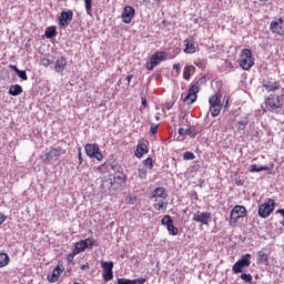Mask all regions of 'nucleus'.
Here are the masks:
<instances>
[{"label": "nucleus", "mask_w": 284, "mask_h": 284, "mask_svg": "<svg viewBox=\"0 0 284 284\" xmlns=\"http://www.w3.org/2000/svg\"><path fill=\"white\" fill-rule=\"evenodd\" d=\"M239 65L242 70H252L254 68V55L250 49H243L240 52Z\"/></svg>", "instance_id": "1"}, {"label": "nucleus", "mask_w": 284, "mask_h": 284, "mask_svg": "<svg viewBox=\"0 0 284 284\" xmlns=\"http://www.w3.org/2000/svg\"><path fill=\"white\" fill-rule=\"evenodd\" d=\"M162 61H168V52L158 51L151 55L150 60L145 63V68L152 72L156 65H161Z\"/></svg>", "instance_id": "2"}, {"label": "nucleus", "mask_w": 284, "mask_h": 284, "mask_svg": "<svg viewBox=\"0 0 284 284\" xmlns=\"http://www.w3.org/2000/svg\"><path fill=\"white\" fill-rule=\"evenodd\" d=\"M125 183V174L119 173L114 175L113 181L112 180H104L102 182L103 190H119L121 185Z\"/></svg>", "instance_id": "3"}, {"label": "nucleus", "mask_w": 284, "mask_h": 284, "mask_svg": "<svg viewBox=\"0 0 284 284\" xmlns=\"http://www.w3.org/2000/svg\"><path fill=\"white\" fill-rule=\"evenodd\" d=\"M210 112L213 118H216L221 114L223 110V102L221 101V93H215L209 99Z\"/></svg>", "instance_id": "4"}, {"label": "nucleus", "mask_w": 284, "mask_h": 284, "mask_svg": "<svg viewBox=\"0 0 284 284\" xmlns=\"http://www.w3.org/2000/svg\"><path fill=\"white\" fill-rule=\"evenodd\" d=\"M265 105L270 112H276V110H281V108H283L284 105L283 94L282 95L271 94L265 100Z\"/></svg>", "instance_id": "5"}, {"label": "nucleus", "mask_w": 284, "mask_h": 284, "mask_svg": "<svg viewBox=\"0 0 284 284\" xmlns=\"http://www.w3.org/2000/svg\"><path fill=\"white\" fill-rule=\"evenodd\" d=\"M252 265V255L246 253L241 256V258L232 266L234 274H241L244 267H250Z\"/></svg>", "instance_id": "6"}, {"label": "nucleus", "mask_w": 284, "mask_h": 284, "mask_svg": "<svg viewBox=\"0 0 284 284\" xmlns=\"http://www.w3.org/2000/svg\"><path fill=\"white\" fill-rule=\"evenodd\" d=\"M274 207H276V202L273 199H268L262 205H260L257 214L261 219H267L272 212H274Z\"/></svg>", "instance_id": "7"}, {"label": "nucleus", "mask_w": 284, "mask_h": 284, "mask_svg": "<svg viewBox=\"0 0 284 284\" xmlns=\"http://www.w3.org/2000/svg\"><path fill=\"white\" fill-rule=\"evenodd\" d=\"M245 216H247V209L242 205H235L231 211V225H236V223H239V219H245Z\"/></svg>", "instance_id": "8"}, {"label": "nucleus", "mask_w": 284, "mask_h": 284, "mask_svg": "<svg viewBox=\"0 0 284 284\" xmlns=\"http://www.w3.org/2000/svg\"><path fill=\"white\" fill-rule=\"evenodd\" d=\"M87 156L90 159H97V161H103V154L100 152L99 144L88 143L84 146Z\"/></svg>", "instance_id": "9"}, {"label": "nucleus", "mask_w": 284, "mask_h": 284, "mask_svg": "<svg viewBox=\"0 0 284 284\" xmlns=\"http://www.w3.org/2000/svg\"><path fill=\"white\" fill-rule=\"evenodd\" d=\"M101 267L103 270L102 278L105 283L112 281L114 278V262H101Z\"/></svg>", "instance_id": "10"}, {"label": "nucleus", "mask_w": 284, "mask_h": 284, "mask_svg": "<svg viewBox=\"0 0 284 284\" xmlns=\"http://www.w3.org/2000/svg\"><path fill=\"white\" fill-rule=\"evenodd\" d=\"M193 221L201 223V225H210L212 222V213L197 211L193 214Z\"/></svg>", "instance_id": "11"}, {"label": "nucleus", "mask_w": 284, "mask_h": 284, "mask_svg": "<svg viewBox=\"0 0 284 284\" xmlns=\"http://www.w3.org/2000/svg\"><path fill=\"white\" fill-rule=\"evenodd\" d=\"M196 94H199V82L191 85L186 97L183 100L184 103H186V105H192V103H194L196 101Z\"/></svg>", "instance_id": "12"}, {"label": "nucleus", "mask_w": 284, "mask_h": 284, "mask_svg": "<svg viewBox=\"0 0 284 284\" xmlns=\"http://www.w3.org/2000/svg\"><path fill=\"white\" fill-rule=\"evenodd\" d=\"M72 17H74L72 10L62 11L59 17V26H61V28H68V26H70V21H72Z\"/></svg>", "instance_id": "13"}, {"label": "nucleus", "mask_w": 284, "mask_h": 284, "mask_svg": "<svg viewBox=\"0 0 284 284\" xmlns=\"http://www.w3.org/2000/svg\"><path fill=\"white\" fill-rule=\"evenodd\" d=\"M64 270H65V267H63V264H61V262H59L57 267L53 270L52 274H49L47 276V281H49V283H57V281H59V276H61V274H63Z\"/></svg>", "instance_id": "14"}, {"label": "nucleus", "mask_w": 284, "mask_h": 284, "mask_svg": "<svg viewBox=\"0 0 284 284\" xmlns=\"http://www.w3.org/2000/svg\"><path fill=\"white\" fill-rule=\"evenodd\" d=\"M65 154V150L61 146L52 148L49 152L45 153L44 161H52L53 159H59V156H63Z\"/></svg>", "instance_id": "15"}, {"label": "nucleus", "mask_w": 284, "mask_h": 284, "mask_svg": "<svg viewBox=\"0 0 284 284\" xmlns=\"http://www.w3.org/2000/svg\"><path fill=\"white\" fill-rule=\"evenodd\" d=\"M135 10L131 6H126L122 12V21L123 23H132L134 19Z\"/></svg>", "instance_id": "16"}, {"label": "nucleus", "mask_w": 284, "mask_h": 284, "mask_svg": "<svg viewBox=\"0 0 284 284\" xmlns=\"http://www.w3.org/2000/svg\"><path fill=\"white\" fill-rule=\"evenodd\" d=\"M178 132L181 136H190L191 139H195L199 134V130H196V126L194 125L189 126L187 129L180 128Z\"/></svg>", "instance_id": "17"}, {"label": "nucleus", "mask_w": 284, "mask_h": 284, "mask_svg": "<svg viewBox=\"0 0 284 284\" xmlns=\"http://www.w3.org/2000/svg\"><path fill=\"white\" fill-rule=\"evenodd\" d=\"M270 30L273 34H283V19H277L272 21L270 24Z\"/></svg>", "instance_id": "18"}, {"label": "nucleus", "mask_w": 284, "mask_h": 284, "mask_svg": "<svg viewBox=\"0 0 284 284\" xmlns=\"http://www.w3.org/2000/svg\"><path fill=\"white\" fill-rule=\"evenodd\" d=\"M67 65H68V60L61 57L55 61L54 71L58 72V74H63V71L65 70Z\"/></svg>", "instance_id": "19"}, {"label": "nucleus", "mask_w": 284, "mask_h": 284, "mask_svg": "<svg viewBox=\"0 0 284 284\" xmlns=\"http://www.w3.org/2000/svg\"><path fill=\"white\" fill-rule=\"evenodd\" d=\"M143 154H148V144L139 142L136 145L135 156L136 159H141Z\"/></svg>", "instance_id": "20"}, {"label": "nucleus", "mask_w": 284, "mask_h": 284, "mask_svg": "<svg viewBox=\"0 0 284 284\" xmlns=\"http://www.w3.org/2000/svg\"><path fill=\"white\" fill-rule=\"evenodd\" d=\"M184 52L185 54H194L196 52V45H194V42L190 39L184 40Z\"/></svg>", "instance_id": "21"}, {"label": "nucleus", "mask_w": 284, "mask_h": 284, "mask_svg": "<svg viewBox=\"0 0 284 284\" xmlns=\"http://www.w3.org/2000/svg\"><path fill=\"white\" fill-rule=\"evenodd\" d=\"M263 88H265L267 92H276V90H281V84H278V82L267 81L263 83Z\"/></svg>", "instance_id": "22"}, {"label": "nucleus", "mask_w": 284, "mask_h": 284, "mask_svg": "<svg viewBox=\"0 0 284 284\" xmlns=\"http://www.w3.org/2000/svg\"><path fill=\"white\" fill-rule=\"evenodd\" d=\"M151 196L152 199H168V193L165 192V187H156Z\"/></svg>", "instance_id": "23"}, {"label": "nucleus", "mask_w": 284, "mask_h": 284, "mask_svg": "<svg viewBox=\"0 0 284 284\" xmlns=\"http://www.w3.org/2000/svg\"><path fill=\"white\" fill-rule=\"evenodd\" d=\"M145 281L146 280L143 277L136 278V280H128L125 277H122V278H118V284H144Z\"/></svg>", "instance_id": "24"}, {"label": "nucleus", "mask_w": 284, "mask_h": 284, "mask_svg": "<svg viewBox=\"0 0 284 284\" xmlns=\"http://www.w3.org/2000/svg\"><path fill=\"white\" fill-rule=\"evenodd\" d=\"M23 93V88L20 84H13L9 88V94L11 97H19Z\"/></svg>", "instance_id": "25"}, {"label": "nucleus", "mask_w": 284, "mask_h": 284, "mask_svg": "<svg viewBox=\"0 0 284 284\" xmlns=\"http://www.w3.org/2000/svg\"><path fill=\"white\" fill-rule=\"evenodd\" d=\"M257 263H262V265H270L268 256L263 251L257 253Z\"/></svg>", "instance_id": "26"}, {"label": "nucleus", "mask_w": 284, "mask_h": 284, "mask_svg": "<svg viewBox=\"0 0 284 284\" xmlns=\"http://www.w3.org/2000/svg\"><path fill=\"white\" fill-rule=\"evenodd\" d=\"M85 244L83 243V240H81L74 244L73 254H81V252H85Z\"/></svg>", "instance_id": "27"}, {"label": "nucleus", "mask_w": 284, "mask_h": 284, "mask_svg": "<svg viewBox=\"0 0 284 284\" xmlns=\"http://www.w3.org/2000/svg\"><path fill=\"white\" fill-rule=\"evenodd\" d=\"M267 170H270V166L264 165V166H258L256 164H252L248 169V172H266Z\"/></svg>", "instance_id": "28"}, {"label": "nucleus", "mask_w": 284, "mask_h": 284, "mask_svg": "<svg viewBox=\"0 0 284 284\" xmlns=\"http://www.w3.org/2000/svg\"><path fill=\"white\" fill-rule=\"evenodd\" d=\"M44 34L47 39H53V37H57V27H48Z\"/></svg>", "instance_id": "29"}, {"label": "nucleus", "mask_w": 284, "mask_h": 284, "mask_svg": "<svg viewBox=\"0 0 284 284\" xmlns=\"http://www.w3.org/2000/svg\"><path fill=\"white\" fill-rule=\"evenodd\" d=\"M10 263V256L6 253H0V268L6 267Z\"/></svg>", "instance_id": "30"}, {"label": "nucleus", "mask_w": 284, "mask_h": 284, "mask_svg": "<svg viewBox=\"0 0 284 284\" xmlns=\"http://www.w3.org/2000/svg\"><path fill=\"white\" fill-rule=\"evenodd\" d=\"M193 70H194L193 65H185L184 67L183 79H185V81H190V74H192Z\"/></svg>", "instance_id": "31"}, {"label": "nucleus", "mask_w": 284, "mask_h": 284, "mask_svg": "<svg viewBox=\"0 0 284 284\" xmlns=\"http://www.w3.org/2000/svg\"><path fill=\"white\" fill-rule=\"evenodd\" d=\"M82 242L84 243V247L87 250H90V248L94 247V244L97 243V241L94 239H91V237L82 240Z\"/></svg>", "instance_id": "32"}, {"label": "nucleus", "mask_w": 284, "mask_h": 284, "mask_svg": "<svg viewBox=\"0 0 284 284\" xmlns=\"http://www.w3.org/2000/svg\"><path fill=\"white\" fill-rule=\"evenodd\" d=\"M166 230L171 236L179 235V227L174 226V222L171 225L166 226Z\"/></svg>", "instance_id": "33"}, {"label": "nucleus", "mask_w": 284, "mask_h": 284, "mask_svg": "<svg viewBox=\"0 0 284 284\" xmlns=\"http://www.w3.org/2000/svg\"><path fill=\"white\" fill-rule=\"evenodd\" d=\"M154 210H158L159 212H161V210H166L168 207V203L163 202V201H158L153 204Z\"/></svg>", "instance_id": "34"}, {"label": "nucleus", "mask_w": 284, "mask_h": 284, "mask_svg": "<svg viewBox=\"0 0 284 284\" xmlns=\"http://www.w3.org/2000/svg\"><path fill=\"white\" fill-rule=\"evenodd\" d=\"M162 225L168 227L169 225L174 223V220H172V216L170 215H164V217L161 220Z\"/></svg>", "instance_id": "35"}, {"label": "nucleus", "mask_w": 284, "mask_h": 284, "mask_svg": "<svg viewBox=\"0 0 284 284\" xmlns=\"http://www.w3.org/2000/svg\"><path fill=\"white\" fill-rule=\"evenodd\" d=\"M85 11L89 17H92V0H84Z\"/></svg>", "instance_id": "36"}, {"label": "nucleus", "mask_w": 284, "mask_h": 284, "mask_svg": "<svg viewBox=\"0 0 284 284\" xmlns=\"http://www.w3.org/2000/svg\"><path fill=\"white\" fill-rule=\"evenodd\" d=\"M183 159L185 160V161H194V159H196V155H194L192 152H190V151H186V152H184V154H183Z\"/></svg>", "instance_id": "37"}, {"label": "nucleus", "mask_w": 284, "mask_h": 284, "mask_svg": "<svg viewBox=\"0 0 284 284\" xmlns=\"http://www.w3.org/2000/svg\"><path fill=\"white\" fill-rule=\"evenodd\" d=\"M240 278L245 283H252V274L242 273Z\"/></svg>", "instance_id": "38"}, {"label": "nucleus", "mask_w": 284, "mask_h": 284, "mask_svg": "<svg viewBox=\"0 0 284 284\" xmlns=\"http://www.w3.org/2000/svg\"><path fill=\"white\" fill-rule=\"evenodd\" d=\"M143 164L145 165V168H149V170H152V168H154L152 158H148L143 161Z\"/></svg>", "instance_id": "39"}, {"label": "nucleus", "mask_w": 284, "mask_h": 284, "mask_svg": "<svg viewBox=\"0 0 284 284\" xmlns=\"http://www.w3.org/2000/svg\"><path fill=\"white\" fill-rule=\"evenodd\" d=\"M17 74H18L19 79H21L22 81H28V73L26 71L20 70V71H18Z\"/></svg>", "instance_id": "40"}, {"label": "nucleus", "mask_w": 284, "mask_h": 284, "mask_svg": "<svg viewBox=\"0 0 284 284\" xmlns=\"http://www.w3.org/2000/svg\"><path fill=\"white\" fill-rule=\"evenodd\" d=\"M247 123H250V121H247V118H245L244 120L239 122V130H244L247 126Z\"/></svg>", "instance_id": "41"}, {"label": "nucleus", "mask_w": 284, "mask_h": 284, "mask_svg": "<svg viewBox=\"0 0 284 284\" xmlns=\"http://www.w3.org/2000/svg\"><path fill=\"white\" fill-rule=\"evenodd\" d=\"M139 176L140 179H145V176H148V171H145V169H139Z\"/></svg>", "instance_id": "42"}, {"label": "nucleus", "mask_w": 284, "mask_h": 284, "mask_svg": "<svg viewBox=\"0 0 284 284\" xmlns=\"http://www.w3.org/2000/svg\"><path fill=\"white\" fill-rule=\"evenodd\" d=\"M150 132L151 134H156V132H159V125L151 124Z\"/></svg>", "instance_id": "43"}, {"label": "nucleus", "mask_w": 284, "mask_h": 284, "mask_svg": "<svg viewBox=\"0 0 284 284\" xmlns=\"http://www.w3.org/2000/svg\"><path fill=\"white\" fill-rule=\"evenodd\" d=\"M277 214H281V216H283V221L280 222V225H283V227H284V209H280L277 211Z\"/></svg>", "instance_id": "44"}, {"label": "nucleus", "mask_w": 284, "mask_h": 284, "mask_svg": "<svg viewBox=\"0 0 284 284\" xmlns=\"http://www.w3.org/2000/svg\"><path fill=\"white\" fill-rule=\"evenodd\" d=\"M74 256H77V254H74V251H72V253L68 255V262L72 263V261H74Z\"/></svg>", "instance_id": "45"}, {"label": "nucleus", "mask_w": 284, "mask_h": 284, "mask_svg": "<svg viewBox=\"0 0 284 284\" xmlns=\"http://www.w3.org/2000/svg\"><path fill=\"white\" fill-rule=\"evenodd\" d=\"M41 64L44 65V68H48V65H50V59H42Z\"/></svg>", "instance_id": "46"}, {"label": "nucleus", "mask_w": 284, "mask_h": 284, "mask_svg": "<svg viewBox=\"0 0 284 284\" xmlns=\"http://www.w3.org/2000/svg\"><path fill=\"white\" fill-rule=\"evenodd\" d=\"M9 68H10V70H13V72L16 73V74H18L19 73V68L17 67V65H12V64H10L9 65Z\"/></svg>", "instance_id": "47"}, {"label": "nucleus", "mask_w": 284, "mask_h": 284, "mask_svg": "<svg viewBox=\"0 0 284 284\" xmlns=\"http://www.w3.org/2000/svg\"><path fill=\"white\" fill-rule=\"evenodd\" d=\"M6 223V214L0 213V225H3Z\"/></svg>", "instance_id": "48"}, {"label": "nucleus", "mask_w": 284, "mask_h": 284, "mask_svg": "<svg viewBox=\"0 0 284 284\" xmlns=\"http://www.w3.org/2000/svg\"><path fill=\"white\" fill-rule=\"evenodd\" d=\"M173 70H175L178 73L181 72V64H173Z\"/></svg>", "instance_id": "49"}, {"label": "nucleus", "mask_w": 284, "mask_h": 284, "mask_svg": "<svg viewBox=\"0 0 284 284\" xmlns=\"http://www.w3.org/2000/svg\"><path fill=\"white\" fill-rule=\"evenodd\" d=\"M141 101H142L143 108H148V99L142 98Z\"/></svg>", "instance_id": "50"}, {"label": "nucleus", "mask_w": 284, "mask_h": 284, "mask_svg": "<svg viewBox=\"0 0 284 284\" xmlns=\"http://www.w3.org/2000/svg\"><path fill=\"white\" fill-rule=\"evenodd\" d=\"M134 75H128L126 77V81H128V85H130V83L132 82Z\"/></svg>", "instance_id": "51"}, {"label": "nucleus", "mask_w": 284, "mask_h": 284, "mask_svg": "<svg viewBox=\"0 0 284 284\" xmlns=\"http://www.w3.org/2000/svg\"><path fill=\"white\" fill-rule=\"evenodd\" d=\"M81 270H90V264H83L82 266H81Z\"/></svg>", "instance_id": "52"}, {"label": "nucleus", "mask_w": 284, "mask_h": 284, "mask_svg": "<svg viewBox=\"0 0 284 284\" xmlns=\"http://www.w3.org/2000/svg\"><path fill=\"white\" fill-rule=\"evenodd\" d=\"M78 158H79V161L81 163L83 161V158L81 156V151H79Z\"/></svg>", "instance_id": "53"}, {"label": "nucleus", "mask_w": 284, "mask_h": 284, "mask_svg": "<svg viewBox=\"0 0 284 284\" xmlns=\"http://www.w3.org/2000/svg\"><path fill=\"white\" fill-rule=\"evenodd\" d=\"M144 3H150V0H143Z\"/></svg>", "instance_id": "54"}, {"label": "nucleus", "mask_w": 284, "mask_h": 284, "mask_svg": "<svg viewBox=\"0 0 284 284\" xmlns=\"http://www.w3.org/2000/svg\"><path fill=\"white\" fill-rule=\"evenodd\" d=\"M156 3H159V1H161V0H154Z\"/></svg>", "instance_id": "55"}, {"label": "nucleus", "mask_w": 284, "mask_h": 284, "mask_svg": "<svg viewBox=\"0 0 284 284\" xmlns=\"http://www.w3.org/2000/svg\"><path fill=\"white\" fill-rule=\"evenodd\" d=\"M73 284H81V283H79V282H74Z\"/></svg>", "instance_id": "56"}]
</instances>
